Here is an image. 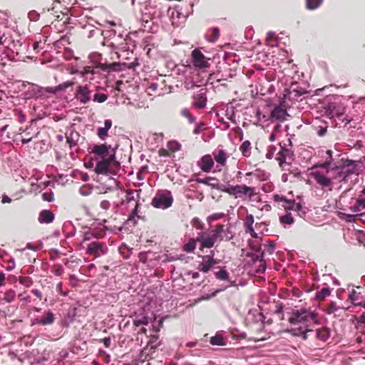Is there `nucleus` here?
<instances>
[{"label": "nucleus", "instance_id": "obj_1", "mask_svg": "<svg viewBox=\"0 0 365 365\" xmlns=\"http://www.w3.org/2000/svg\"><path fill=\"white\" fill-rule=\"evenodd\" d=\"M289 322L293 334L302 336L304 339H309V332L312 327L318 325L317 314L307 309L294 310L289 318Z\"/></svg>", "mask_w": 365, "mask_h": 365}, {"label": "nucleus", "instance_id": "obj_2", "mask_svg": "<svg viewBox=\"0 0 365 365\" xmlns=\"http://www.w3.org/2000/svg\"><path fill=\"white\" fill-rule=\"evenodd\" d=\"M327 157H324L326 160L323 163H319L315 165V168L321 170H314L311 172V177L322 187H330L331 186V171L330 166L333 161L332 151L327 150L326 151Z\"/></svg>", "mask_w": 365, "mask_h": 365}, {"label": "nucleus", "instance_id": "obj_3", "mask_svg": "<svg viewBox=\"0 0 365 365\" xmlns=\"http://www.w3.org/2000/svg\"><path fill=\"white\" fill-rule=\"evenodd\" d=\"M102 237V233L96 230L89 229L84 232L83 236V242H90L88 244L86 253L94 257H99L106 255L108 252V247L103 242H101L96 240Z\"/></svg>", "mask_w": 365, "mask_h": 365}, {"label": "nucleus", "instance_id": "obj_4", "mask_svg": "<svg viewBox=\"0 0 365 365\" xmlns=\"http://www.w3.org/2000/svg\"><path fill=\"white\" fill-rule=\"evenodd\" d=\"M225 232V225H217L214 230L198 233L196 240L200 243V250L202 251L205 248L213 247L216 242L222 240V234Z\"/></svg>", "mask_w": 365, "mask_h": 365}, {"label": "nucleus", "instance_id": "obj_5", "mask_svg": "<svg viewBox=\"0 0 365 365\" xmlns=\"http://www.w3.org/2000/svg\"><path fill=\"white\" fill-rule=\"evenodd\" d=\"M273 198L275 202L281 203V206L285 210L296 211L300 217L304 216L307 212V208L300 202H296L294 200H287L284 196L278 194L274 195Z\"/></svg>", "mask_w": 365, "mask_h": 365}, {"label": "nucleus", "instance_id": "obj_6", "mask_svg": "<svg viewBox=\"0 0 365 365\" xmlns=\"http://www.w3.org/2000/svg\"><path fill=\"white\" fill-rule=\"evenodd\" d=\"M173 202L170 191L159 190L152 200V205L156 208L166 209L170 207Z\"/></svg>", "mask_w": 365, "mask_h": 365}, {"label": "nucleus", "instance_id": "obj_7", "mask_svg": "<svg viewBox=\"0 0 365 365\" xmlns=\"http://www.w3.org/2000/svg\"><path fill=\"white\" fill-rule=\"evenodd\" d=\"M74 97L81 105H85L92 99V91L88 84L79 85L76 88Z\"/></svg>", "mask_w": 365, "mask_h": 365}, {"label": "nucleus", "instance_id": "obj_8", "mask_svg": "<svg viewBox=\"0 0 365 365\" xmlns=\"http://www.w3.org/2000/svg\"><path fill=\"white\" fill-rule=\"evenodd\" d=\"M191 60L192 65L197 68L205 69L210 66V59L207 58L200 48H195L192 51Z\"/></svg>", "mask_w": 365, "mask_h": 365}, {"label": "nucleus", "instance_id": "obj_9", "mask_svg": "<svg viewBox=\"0 0 365 365\" xmlns=\"http://www.w3.org/2000/svg\"><path fill=\"white\" fill-rule=\"evenodd\" d=\"M228 191L229 195H233L235 198L248 197L251 199L255 195V188L246 185H232Z\"/></svg>", "mask_w": 365, "mask_h": 365}, {"label": "nucleus", "instance_id": "obj_10", "mask_svg": "<svg viewBox=\"0 0 365 365\" xmlns=\"http://www.w3.org/2000/svg\"><path fill=\"white\" fill-rule=\"evenodd\" d=\"M215 255V251L211 250L209 255L202 256V261L199 264L197 269L204 273H207L217 263L214 259Z\"/></svg>", "mask_w": 365, "mask_h": 365}, {"label": "nucleus", "instance_id": "obj_11", "mask_svg": "<svg viewBox=\"0 0 365 365\" xmlns=\"http://www.w3.org/2000/svg\"><path fill=\"white\" fill-rule=\"evenodd\" d=\"M246 180L249 183L259 181H267L269 178V173L261 169H256L252 172L247 173Z\"/></svg>", "mask_w": 365, "mask_h": 365}, {"label": "nucleus", "instance_id": "obj_12", "mask_svg": "<svg viewBox=\"0 0 365 365\" xmlns=\"http://www.w3.org/2000/svg\"><path fill=\"white\" fill-rule=\"evenodd\" d=\"M309 338H317L322 341H326L330 336V332L327 327L317 328L312 327L309 332Z\"/></svg>", "mask_w": 365, "mask_h": 365}, {"label": "nucleus", "instance_id": "obj_13", "mask_svg": "<svg viewBox=\"0 0 365 365\" xmlns=\"http://www.w3.org/2000/svg\"><path fill=\"white\" fill-rule=\"evenodd\" d=\"M275 250V243L274 241H268L267 244L264 245V250L262 252H260L259 250V255L257 256V259H259V267L258 272H264L265 270V264L264 262L262 260L264 252L268 253L269 255H272L274 253Z\"/></svg>", "mask_w": 365, "mask_h": 365}, {"label": "nucleus", "instance_id": "obj_14", "mask_svg": "<svg viewBox=\"0 0 365 365\" xmlns=\"http://www.w3.org/2000/svg\"><path fill=\"white\" fill-rule=\"evenodd\" d=\"M66 138L69 148L78 153L79 150L78 145L79 140H81L80 134L75 130H71L66 133Z\"/></svg>", "mask_w": 365, "mask_h": 365}, {"label": "nucleus", "instance_id": "obj_15", "mask_svg": "<svg viewBox=\"0 0 365 365\" xmlns=\"http://www.w3.org/2000/svg\"><path fill=\"white\" fill-rule=\"evenodd\" d=\"M206 89L200 88L193 96V107L199 109L204 108L206 106Z\"/></svg>", "mask_w": 365, "mask_h": 365}, {"label": "nucleus", "instance_id": "obj_16", "mask_svg": "<svg viewBox=\"0 0 365 365\" xmlns=\"http://www.w3.org/2000/svg\"><path fill=\"white\" fill-rule=\"evenodd\" d=\"M92 153L99 155L102 159L108 158L110 160H113L114 158V153H110L109 148L106 145H96L93 146Z\"/></svg>", "mask_w": 365, "mask_h": 365}, {"label": "nucleus", "instance_id": "obj_17", "mask_svg": "<svg viewBox=\"0 0 365 365\" xmlns=\"http://www.w3.org/2000/svg\"><path fill=\"white\" fill-rule=\"evenodd\" d=\"M55 321V314L51 310H46L42 317L34 319L33 324L51 325Z\"/></svg>", "mask_w": 365, "mask_h": 365}, {"label": "nucleus", "instance_id": "obj_18", "mask_svg": "<svg viewBox=\"0 0 365 365\" xmlns=\"http://www.w3.org/2000/svg\"><path fill=\"white\" fill-rule=\"evenodd\" d=\"M198 165L203 172L209 173L214 165V161L212 156L210 155H205L202 156L198 162Z\"/></svg>", "mask_w": 365, "mask_h": 365}, {"label": "nucleus", "instance_id": "obj_19", "mask_svg": "<svg viewBox=\"0 0 365 365\" xmlns=\"http://www.w3.org/2000/svg\"><path fill=\"white\" fill-rule=\"evenodd\" d=\"M339 168L346 178L354 174L356 170V164L351 160H346Z\"/></svg>", "mask_w": 365, "mask_h": 365}, {"label": "nucleus", "instance_id": "obj_20", "mask_svg": "<svg viewBox=\"0 0 365 365\" xmlns=\"http://www.w3.org/2000/svg\"><path fill=\"white\" fill-rule=\"evenodd\" d=\"M212 155L217 164L221 166L225 165L228 158V155L225 150L218 148L212 153Z\"/></svg>", "mask_w": 365, "mask_h": 365}, {"label": "nucleus", "instance_id": "obj_21", "mask_svg": "<svg viewBox=\"0 0 365 365\" xmlns=\"http://www.w3.org/2000/svg\"><path fill=\"white\" fill-rule=\"evenodd\" d=\"M348 299L354 305V306H364L363 303L364 302V296L361 292H357L356 289H352L351 292L349 294Z\"/></svg>", "mask_w": 365, "mask_h": 365}, {"label": "nucleus", "instance_id": "obj_22", "mask_svg": "<svg viewBox=\"0 0 365 365\" xmlns=\"http://www.w3.org/2000/svg\"><path fill=\"white\" fill-rule=\"evenodd\" d=\"M215 276L217 279L230 282V285H227V286L225 287L223 289H220L216 291V292L225 290L226 288L234 285V282L230 281L229 272L224 268H222L219 271L216 272L215 273Z\"/></svg>", "mask_w": 365, "mask_h": 365}, {"label": "nucleus", "instance_id": "obj_23", "mask_svg": "<svg viewBox=\"0 0 365 365\" xmlns=\"http://www.w3.org/2000/svg\"><path fill=\"white\" fill-rule=\"evenodd\" d=\"M140 190H129L126 192V201L128 202H130L132 201H134L135 202L133 214H135L138 210V203L137 202V200L140 197Z\"/></svg>", "mask_w": 365, "mask_h": 365}, {"label": "nucleus", "instance_id": "obj_24", "mask_svg": "<svg viewBox=\"0 0 365 365\" xmlns=\"http://www.w3.org/2000/svg\"><path fill=\"white\" fill-rule=\"evenodd\" d=\"M287 110L281 106L275 107L271 113V118L283 121L286 119V116H287Z\"/></svg>", "mask_w": 365, "mask_h": 365}, {"label": "nucleus", "instance_id": "obj_25", "mask_svg": "<svg viewBox=\"0 0 365 365\" xmlns=\"http://www.w3.org/2000/svg\"><path fill=\"white\" fill-rule=\"evenodd\" d=\"M112 160L110 159H102V160L99 161L96 166V172L98 174H105L107 175L108 173L109 165Z\"/></svg>", "mask_w": 365, "mask_h": 365}, {"label": "nucleus", "instance_id": "obj_26", "mask_svg": "<svg viewBox=\"0 0 365 365\" xmlns=\"http://www.w3.org/2000/svg\"><path fill=\"white\" fill-rule=\"evenodd\" d=\"M168 12L172 19L173 24L178 25L180 23L178 21H175V18H177L178 20H180V19L185 20L187 18V14H182V12H180V10L178 9V6H176L175 8H174L173 9H169Z\"/></svg>", "mask_w": 365, "mask_h": 365}, {"label": "nucleus", "instance_id": "obj_27", "mask_svg": "<svg viewBox=\"0 0 365 365\" xmlns=\"http://www.w3.org/2000/svg\"><path fill=\"white\" fill-rule=\"evenodd\" d=\"M330 170L331 171V182L333 180H337L339 182H342L346 179L345 175L343 173V171L341 170L339 166H336L334 168H330Z\"/></svg>", "mask_w": 365, "mask_h": 365}, {"label": "nucleus", "instance_id": "obj_28", "mask_svg": "<svg viewBox=\"0 0 365 365\" xmlns=\"http://www.w3.org/2000/svg\"><path fill=\"white\" fill-rule=\"evenodd\" d=\"M54 219V215L52 212L48 210H42L38 216V221L41 223H50L53 222Z\"/></svg>", "mask_w": 365, "mask_h": 365}, {"label": "nucleus", "instance_id": "obj_29", "mask_svg": "<svg viewBox=\"0 0 365 365\" xmlns=\"http://www.w3.org/2000/svg\"><path fill=\"white\" fill-rule=\"evenodd\" d=\"M349 210L353 212H359L365 210V198L356 199L354 204L349 207Z\"/></svg>", "mask_w": 365, "mask_h": 365}, {"label": "nucleus", "instance_id": "obj_30", "mask_svg": "<svg viewBox=\"0 0 365 365\" xmlns=\"http://www.w3.org/2000/svg\"><path fill=\"white\" fill-rule=\"evenodd\" d=\"M360 216L361 215H350L341 212L338 213V217L347 222H354L356 220H361Z\"/></svg>", "mask_w": 365, "mask_h": 365}, {"label": "nucleus", "instance_id": "obj_31", "mask_svg": "<svg viewBox=\"0 0 365 365\" xmlns=\"http://www.w3.org/2000/svg\"><path fill=\"white\" fill-rule=\"evenodd\" d=\"M251 143L249 140H245L240 146V150L243 156L248 158L251 155Z\"/></svg>", "mask_w": 365, "mask_h": 365}, {"label": "nucleus", "instance_id": "obj_32", "mask_svg": "<svg viewBox=\"0 0 365 365\" xmlns=\"http://www.w3.org/2000/svg\"><path fill=\"white\" fill-rule=\"evenodd\" d=\"M220 36V31L217 28H212L206 34L205 38L208 41L215 42Z\"/></svg>", "mask_w": 365, "mask_h": 365}, {"label": "nucleus", "instance_id": "obj_33", "mask_svg": "<svg viewBox=\"0 0 365 365\" xmlns=\"http://www.w3.org/2000/svg\"><path fill=\"white\" fill-rule=\"evenodd\" d=\"M289 150L281 148V150L277 154L276 160L279 162V164L282 165L286 161L287 156L289 154Z\"/></svg>", "mask_w": 365, "mask_h": 365}, {"label": "nucleus", "instance_id": "obj_34", "mask_svg": "<svg viewBox=\"0 0 365 365\" xmlns=\"http://www.w3.org/2000/svg\"><path fill=\"white\" fill-rule=\"evenodd\" d=\"M331 294L329 287H323L321 290L318 291L315 294V299L318 301H322L329 297Z\"/></svg>", "mask_w": 365, "mask_h": 365}, {"label": "nucleus", "instance_id": "obj_35", "mask_svg": "<svg viewBox=\"0 0 365 365\" xmlns=\"http://www.w3.org/2000/svg\"><path fill=\"white\" fill-rule=\"evenodd\" d=\"M32 92H34V97L36 98H44L46 97L44 88L37 85L32 86Z\"/></svg>", "mask_w": 365, "mask_h": 365}, {"label": "nucleus", "instance_id": "obj_36", "mask_svg": "<svg viewBox=\"0 0 365 365\" xmlns=\"http://www.w3.org/2000/svg\"><path fill=\"white\" fill-rule=\"evenodd\" d=\"M149 322V318L143 314H140L135 317L133 320V324L135 327H139L140 325H147Z\"/></svg>", "mask_w": 365, "mask_h": 365}, {"label": "nucleus", "instance_id": "obj_37", "mask_svg": "<svg viewBox=\"0 0 365 365\" xmlns=\"http://www.w3.org/2000/svg\"><path fill=\"white\" fill-rule=\"evenodd\" d=\"M101 68L103 71H118L120 70V64L118 63H112L110 64H101Z\"/></svg>", "mask_w": 365, "mask_h": 365}, {"label": "nucleus", "instance_id": "obj_38", "mask_svg": "<svg viewBox=\"0 0 365 365\" xmlns=\"http://www.w3.org/2000/svg\"><path fill=\"white\" fill-rule=\"evenodd\" d=\"M196 239H190L189 241L184 245L183 250L187 252H191L195 250L196 247Z\"/></svg>", "mask_w": 365, "mask_h": 365}, {"label": "nucleus", "instance_id": "obj_39", "mask_svg": "<svg viewBox=\"0 0 365 365\" xmlns=\"http://www.w3.org/2000/svg\"><path fill=\"white\" fill-rule=\"evenodd\" d=\"M341 310L342 309L338 307L336 302H331L329 304V306L327 308V313L329 314H333L336 315L337 312Z\"/></svg>", "mask_w": 365, "mask_h": 365}, {"label": "nucleus", "instance_id": "obj_40", "mask_svg": "<svg viewBox=\"0 0 365 365\" xmlns=\"http://www.w3.org/2000/svg\"><path fill=\"white\" fill-rule=\"evenodd\" d=\"M198 182L215 188L217 180L214 178L207 177L204 179L199 180Z\"/></svg>", "mask_w": 365, "mask_h": 365}, {"label": "nucleus", "instance_id": "obj_41", "mask_svg": "<svg viewBox=\"0 0 365 365\" xmlns=\"http://www.w3.org/2000/svg\"><path fill=\"white\" fill-rule=\"evenodd\" d=\"M210 343L212 345L222 346L225 344V339L221 334H216L215 336L211 337Z\"/></svg>", "mask_w": 365, "mask_h": 365}, {"label": "nucleus", "instance_id": "obj_42", "mask_svg": "<svg viewBox=\"0 0 365 365\" xmlns=\"http://www.w3.org/2000/svg\"><path fill=\"white\" fill-rule=\"evenodd\" d=\"M16 297V292L13 289H9L4 293V299L10 303L14 301Z\"/></svg>", "mask_w": 365, "mask_h": 365}, {"label": "nucleus", "instance_id": "obj_43", "mask_svg": "<svg viewBox=\"0 0 365 365\" xmlns=\"http://www.w3.org/2000/svg\"><path fill=\"white\" fill-rule=\"evenodd\" d=\"M167 147L170 151L175 153L180 150L181 145L177 141H170L168 143Z\"/></svg>", "mask_w": 365, "mask_h": 365}, {"label": "nucleus", "instance_id": "obj_44", "mask_svg": "<svg viewBox=\"0 0 365 365\" xmlns=\"http://www.w3.org/2000/svg\"><path fill=\"white\" fill-rule=\"evenodd\" d=\"M323 0H307V7L309 9H315L318 8Z\"/></svg>", "mask_w": 365, "mask_h": 365}, {"label": "nucleus", "instance_id": "obj_45", "mask_svg": "<svg viewBox=\"0 0 365 365\" xmlns=\"http://www.w3.org/2000/svg\"><path fill=\"white\" fill-rule=\"evenodd\" d=\"M279 220L282 224L291 225L294 222V220L291 213H287L283 216H281Z\"/></svg>", "mask_w": 365, "mask_h": 365}, {"label": "nucleus", "instance_id": "obj_46", "mask_svg": "<svg viewBox=\"0 0 365 365\" xmlns=\"http://www.w3.org/2000/svg\"><path fill=\"white\" fill-rule=\"evenodd\" d=\"M108 99V96L105 93H96L93 95V100L98 103H103Z\"/></svg>", "mask_w": 365, "mask_h": 365}, {"label": "nucleus", "instance_id": "obj_47", "mask_svg": "<svg viewBox=\"0 0 365 365\" xmlns=\"http://www.w3.org/2000/svg\"><path fill=\"white\" fill-rule=\"evenodd\" d=\"M19 282L26 287H30L33 284V280L29 277H20Z\"/></svg>", "mask_w": 365, "mask_h": 365}, {"label": "nucleus", "instance_id": "obj_48", "mask_svg": "<svg viewBox=\"0 0 365 365\" xmlns=\"http://www.w3.org/2000/svg\"><path fill=\"white\" fill-rule=\"evenodd\" d=\"M254 223V217L252 215H248L244 222L245 229L252 227Z\"/></svg>", "mask_w": 365, "mask_h": 365}, {"label": "nucleus", "instance_id": "obj_49", "mask_svg": "<svg viewBox=\"0 0 365 365\" xmlns=\"http://www.w3.org/2000/svg\"><path fill=\"white\" fill-rule=\"evenodd\" d=\"M181 114L184 117L187 118L188 119V120L190 121V123H192L195 122V118L192 116L190 110L187 108L182 109L181 111Z\"/></svg>", "mask_w": 365, "mask_h": 365}, {"label": "nucleus", "instance_id": "obj_50", "mask_svg": "<svg viewBox=\"0 0 365 365\" xmlns=\"http://www.w3.org/2000/svg\"><path fill=\"white\" fill-rule=\"evenodd\" d=\"M52 272L56 276H61V275H62L63 274L64 269H63L62 265H61V264H55L52 267Z\"/></svg>", "mask_w": 365, "mask_h": 365}, {"label": "nucleus", "instance_id": "obj_51", "mask_svg": "<svg viewBox=\"0 0 365 365\" xmlns=\"http://www.w3.org/2000/svg\"><path fill=\"white\" fill-rule=\"evenodd\" d=\"M73 84H74L73 81H65V82L59 84L58 86H57L58 92L61 91H64L66 88L73 86Z\"/></svg>", "mask_w": 365, "mask_h": 365}, {"label": "nucleus", "instance_id": "obj_52", "mask_svg": "<svg viewBox=\"0 0 365 365\" xmlns=\"http://www.w3.org/2000/svg\"><path fill=\"white\" fill-rule=\"evenodd\" d=\"M224 217H225V213H223V212L215 213V214H212V215H210L207 217V221L209 222H210L211 221L217 220H220V219H221V218H222Z\"/></svg>", "mask_w": 365, "mask_h": 365}, {"label": "nucleus", "instance_id": "obj_53", "mask_svg": "<svg viewBox=\"0 0 365 365\" xmlns=\"http://www.w3.org/2000/svg\"><path fill=\"white\" fill-rule=\"evenodd\" d=\"M274 188V185L270 182H267L264 183L262 187V190L264 192H271L272 191H273Z\"/></svg>", "mask_w": 365, "mask_h": 365}, {"label": "nucleus", "instance_id": "obj_54", "mask_svg": "<svg viewBox=\"0 0 365 365\" xmlns=\"http://www.w3.org/2000/svg\"><path fill=\"white\" fill-rule=\"evenodd\" d=\"M277 148L274 145H270L267 148V151L266 153V158L267 159H272L274 157V154L276 151Z\"/></svg>", "mask_w": 365, "mask_h": 365}, {"label": "nucleus", "instance_id": "obj_55", "mask_svg": "<svg viewBox=\"0 0 365 365\" xmlns=\"http://www.w3.org/2000/svg\"><path fill=\"white\" fill-rule=\"evenodd\" d=\"M232 185H223V184H220L217 182V184H216V187H215V189L217 190H221L222 192H227L229 194V191L230 189L232 188Z\"/></svg>", "mask_w": 365, "mask_h": 365}, {"label": "nucleus", "instance_id": "obj_56", "mask_svg": "<svg viewBox=\"0 0 365 365\" xmlns=\"http://www.w3.org/2000/svg\"><path fill=\"white\" fill-rule=\"evenodd\" d=\"M92 192V189L87 186H82L79 189V192L83 196H87L89 195Z\"/></svg>", "mask_w": 365, "mask_h": 365}, {"label": "nucleus", "instance_id": "obj_57", "mask_svg": "<svg viewBox=\"0 0 365 365\" xmlns=\"http://www.w3.org/2000/svg\"><path fill=\"white\" fill-rule=\"evenodd\" d=\"M226 115L229 120L232 122H235V115L232 107L230 108V110L228 108L226 110Z\"/></svg>", "mask_w": 365, "mask_h": 365}, {"label": "nucleus", "instance_id": "obj_58", "mask_svg": "<svg viewBox=\"0 0 365 365\" xmlns=\"http://www.w3.org/2000/svg\"><path fill=\"white\" fill-rule=\"evenodd\" d=\"M108 131L105 128H98L97 133L100 138L104 139L108 135Z\"/></svg>", "mask_w": 365, "mask_h": 365}, {"label": "nucleus", "instance_id": "obj_59", "mask_svg": "<svg viewBox=\"0 0 365 365\" xmlns=\"http://www.w3.org/2000/svg\"><path fill=\"white\" fill-rule=\"evenodd\" d=\"M205 129V124H204V123L198 124L194 129L193 133L195 135H197V134L200 133Z\"/></svg>", "mask_w": 365, "mask_h": 365}, {"label": "nucleus", "instance_id": "obj_60", "mask_svg": "<svg viewBox=\"0 0 365 365\" xmlns=\"http://www.w3.org/2000/svg\"><path fill=\"white\" fill-rule=\"evenodd\" d=\"M157 83H151L150 85L148 88V92L150 95H152V92H155L158 88Z\"/></svg>", "mask_w": 365, "mask_h": 365}, {"label": "nucleus", "instance_id": "obj_61", "mask_svg": "<svg viewBox=\"0 0 365 365\" xmlns=\"http://www.w3.org/2000/svg\"><path fill=\"white\" fill-rule=\"evenodd\" d=\"M100 206L103 210H107L110 207V202L108 200H102L101 202Z\"/></svg>", "mask_w": 365, "mask_h": 365}, {"label": "nucleus", "instance_id": "obj_62", "mask_svg": "<svg viewBox=\"0 0 365 365\" xmlns=\"http://www.w3.org/2000/svg\"><path fill=\"white\" fill-rule=\"evenodd\" d=\"M44 90H45V93L46 94L47 93L55 94V93H56L58 92L57 86H56V87H46V88H44Z\"/></svg>", "mask_w": 365, "mask_h": 365}, {"label": "nucleus", "instance_id": "obj_63", "mask_svg": "<svg viewBox=\"0 0 365 365\" xmlns=\"http://www.w3.org/2000/svg\"><path fill=\"white\" fill-rule=\"evenodd\" d=\"M245 232L249 233L252 237L257 238V234L255 232L253 227L250 228L245 229Z\"/></svg>", "mask_w": 365, "mask_h": 365}, {"label": "nucleus", "instance_id": "obj_64", "mask_svg": "<svg viewBox=\"0 0 365 365\" xmlns=\"http://www.w3.org/2000/svg\"><path fill=\"white\" fill-rule=\"evenodd\" d=\"M356 320L358 325L365 324V314H362L359 317L356 318Z\"/></svg>", "mask_w": 365, "mask_h": 365}]
</instances>
